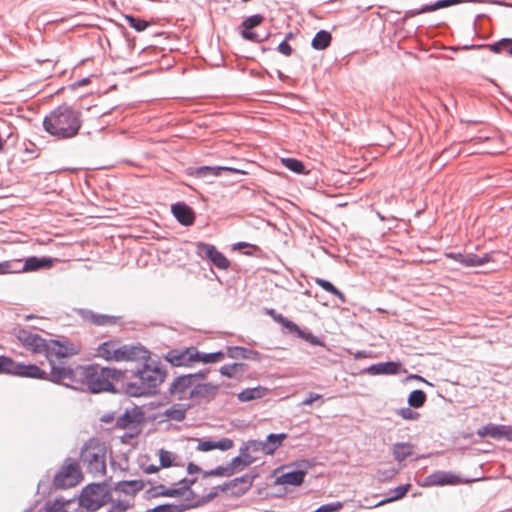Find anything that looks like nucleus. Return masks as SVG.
<instances>
[{
	"label": "nucleus",
	"instance_id": "nucleus-1",
	"mask_svg": "<svg viewBox=\"0 0 512 512\" xmlns=\"http://www.w3.org/2000/svg\"><path fill=\"white\" fill-rule=\"evenodd\" d=\"M123 395L127 397H151L159 392L167 377V370L158 362L143 360L135 369L124 370Z\"/></svg>",
	"mask_w": 512,
	"mask_h": 512
},
{
	"label": "nucleus",
	"instance_id": "nucleus-55",
	"mask_svg": "<svg viewBox=\"0 0 512 512\" xmlns=\"http://www.w3.org/2000/svg\"><path fill=\"white\" fill-rule=\"evenodd\" d=\"M397 415L402 417L405 420H417L420 417V414L413 410L412 407H403L396 411Z\"/></svg>",
	"mask_w": 512,
	"mask_h": 512
},
{
	"label": "nucleus",
	"instance_id": "nucleus-33",
	"mask_svg": "<svg viewBox=\"0 0 512 512\" xmlns=\"http://www.w3.org/2000/svg\"><path fill=\"white\" fill-rule=\"evenodd\" d=\"M287 437L288 435L284 432L268 434L264 440L265 455H273Z\"/></svg>",
	"mask_w": 512,
	"mask_h": 512
},
{
	"label": "nucleus",
	"instance_id": "nucleus-14",
	"mask_svg": "<svg viewBox=\"0 0 512 512\" xmlns=\"http://www.w3.org/2000/svg\"><path fill=\"white\" fill-rule=\"evenodd\" d=\"M258 477L257 472L250 471L240 477H236L222 485H219L221 492L232 490L231 495L240 497L246 494L253 486L254 480Z\"/></svg>",
	"mask_w": 512,
	"mask_h": 512
},
{
	"label": "nucleus",
	"instance_id": "nucleus-8",
	"mask_svg": "<svg viewBox=\"0 0 512 512\" xmlns=\"http://www.w3.org/2000/svg\"><path fill=\"white\" fill-rule=\"evenodd\" d=\"M186 174L199 179H211L221 176L224 172L233 175H246L247 171L240 168L230 166H190L185 170Z\"/></svg>",
	"mask_w": 512,
	"mask_h": 512
},
{
	"label": "nucleus",
	"instance_id": "nucleus-48",
	"mask_svg": "<svg viewBox=\"0 0 512 512\" xmlns=\"http://www.w3.org/2000/svg\"><path fill=\"white\" fill-rule=\"evenodd\" d=\"M265 17L262 14H254L245 18L241 23V29L252 30L264 21Z\"/></svg>",
	"mask_w": 512,
	"mask_h": 512
},
{
	"label": "nucleus",
	"instance_id": "nucleus-42",
	"mask_svg": "<svg viewBox=\"0 0 512 512\" xmlns=\"http://www.w3.org/2000/svg\"><path fill=\"white\" fill-rule=\"evenodd\" d=\"M116 349V341L108 340L101 343L97 348V356L106 361H114L113 350Z\"/></svg>",
	"mask_w": 512,
	"mask_h": 512
},
{
	"label": "nucleus",
	"instance_id": "nucleus-6",
	"mask_svg": "<svg viewBox=\"0 0 512 512\" xmlns=\"http://www.w3.org/2000/svg\"><path fill=\"white\" fill-rule=\"evenodd\" d=\"M49 364L51 371L50 374H48L47 381H50L54 384L63 385L73 390L80 389L83 365H77L75 367L57 365L54 359H50Z\"/></svg>",
	"mask_w": 512,
	"mask_h": 512
},
{
	"label": "nucleus",
	"instance_id": "nucleus-19",
	"mask_svg": "<svg viewBox=\"0 0 512 512\" xmlns=\"http://www.w3.org/2000/svg\"><path fill=\"white\" fill-rule=\"evenodd\" d=\"M145 419V413L141 407L135 405L132 409H126L116 420L115 427L127 429L134 424H140Z\"/></svg>",
	"mask_w": 512,
	"mask_h": 512
},
{
	"label": "nucleus",
	"instance_id": "nucleus-51",
	"mask_svg": "<svg viewBox=\"0 0 512 512\" xmlns=\"http://www.w3.org/2000/svg\"><path fill=\"white\" fill-rule=\"evenodd\" d=\"M174 460H175V455L172 452L165 450V449L159 450V461H160L159 467L169 468L174 465Z\"/></svg>",
	"mask_w": 512,
	"mask_h": 512
},
{
	"label": "nucleus",
	"instance_id": "nucleus-4",
	"mask_svg": "<svg viewBox=\"0 0 512 512\" xmlns=\"http://www.w3.org/2000/svg\"><path fill=\"white\" fill-rule=\"evenodd\" d=\"M110 501L112 494L107 481L87 484L78 496V505L86 512H96Z\"/></svg>",
	"mask_w": 512,
	"mask_h": 512
},
{
	"label": "nucleus",
	"instance_id": "nucleus-35",
	"mask_svg": "<svg viewBox=\"0 0 512 512\" xmlns=\"http://www.w3.org/2000/svg\"><path fill=\"white\" fill-rule=\"evenodd\" d=\"M194 352L197 353L195 362H201L203 364H213L222 361L226 357V351L218 350L215 352L205 353L199 351L194 346Z\"/></svg>",
	"mask_w": 512,
	"mask_h": 512
},
{
	"label": "nucleus",
	"instance_id": "nucleus-15",
	"mask_svg": "<svg viewBox=\"0 0 512 512\" xmlns=\"http://www.w3.org/2000/svg\"><path fill=\"white\" fill-rule=\"evenodd\" d=\"M494 252L484 253L482 256L474 253H462V252H449L445 256L452 259L464 267H478L482 266L493 259Z\"/></svg>",
	"mask_w": 512,
	"mask_h": 512
},
{
	"label": "nucleus",
	"instance_id": "nucleus-32",
	"mask_svg": "<svg viewBox=\"0 0 512 512\" xmlns=\"http://www.w3.org/2000/svg\"><path fill=\"white\" fill-rule=\"evenodd\" d=\"M247 369L248 365L246 363L234 362L221 366L219 372L222 376L233 379L241 377Z\"/></svg>",
	"mask_w": 512,
	"mask_h": 512
},
{
	"label": "nucleus",
	"instance_id": "nucleus-61",
	"mask_svg": "<svg viewBox=\"0 0 512 512\" xmlns=\"http://www.w3.org/2000/svg\"><path fill=\"white\" fill-rule=\"evenodd\" d=\"M215 449H219L221 451H227L234 446V442L230 438H221L217 441H214Z\"/></svg>",
	"mask_w": 512,
	"mask_h": 512
},
{
	"label": "nucleus",
	"instance_id": "nucleus-50",
	"mask_svg": "<svg viewBox=\"0 0 512 512\" xmlns=\"http://www.w3.org/2000/svg\"><path fill=\"white\" fill-rule=\"evenodd\" d=\"M209 262L221 270H227L230 267V261L219 250L216 251Z\"/></svg>",
	"mask_w": 512,
	"mask_h": 512
},
{
	"label": "nucleus",
	"instance_id": "nucleus-38",
	"mask_svg": "<svg viewBox=\"0 0 512 512\" xmlns=\"http://www.w3.org/2000/svg\"><path fill=\"white\" fill-rule=\"evenodd\" d=\"M410 488H411V485L409 483H406V484L399 485V486L395 487L394 489H391L389 491V496L382 499L377 504H375V507H379V506L385 505L387 503L402 499L406 495V493L409 491Z\"/></svg>",
	"mask_w": 512,
	"mask_h": 512
},
{
	"label": "nucleus",
	"instance_id": "nucleus-31",
	"mask_svg": "<svg viewBox=\"0 0 512 512\" xmlns=\"http://www.w3.org/2000/svg\"><path fill=\"white\" fill-rule=\"evenodd\" d=\"M269 393V389L258 385L256 387L243 389L241 392L237 394V399L240 402H250L253 400L261 399L265 397Z\"/></svg>",
	"mask_w": 512,
	"mask_h": 512
},
{
	"label": "nucleus",
	"instance_id": "nucleus-11",
	"mask_svg": "<svg viewBox=\"0 0 512 512\" xmlns=\"http://www.w3.org/2000/svg\"><path fill=\"white\" fill-rule=\"evenodd\" d=\"M15 337L29 351L35 354H45L47 340L39 334L33 333L26 328H16Z\"/></svg>",
	"mask_w": 512,
	"mask_h": 512
},
{
	"label": "nucleus",
	"instance_id": "nucleus-25",
	"mask_svg": "<svg viewBox=\"0 0 512 512\" xmlns=\"http://www.w3.org/2000/svg\"><path fill=\"white\" fill-rule=\"evenodd\" d=\"M194 382L192 381L191 374H182L174 378L168 388V393L171 396H178V400L183 399V395L188 389H192Z\"/></svg>",
	"mask_w": 512,
	"mask_h": 512
},
{
	"label": "nucleus",
	"instance_id": "nucleus-62",
	"mask_svg": "<svg viewBox=\"0 0 512 512\" xmlns=\"http://www.w3.org/2000/svg\"><path fill=\"white\" fill-rule=\"evenodd\" d=\"M215 449L214 440L207 439V440H200L196 450L201 452H209Z\"/></svg>",
	"mask_w": 512,
	"mask_h": 512
},
{
	"label": "nucleus",
	"instance_id": "nucleus-16",
	"mask_svg": "<svg viewBox=\"0 0 512 512\" xmlns=\"http://www.w3.org/2000/svg\"><path fill=\"white\" fill-rule=\"evenodd\" d=\"M10 375L39 380L48 379V373L36 364L16 362L14 359L11 365Z\"/></svg>",
	"mask_w": 512,
	"mask_h": 512
},
{
	"label": "nucleus",
	"instance_id": "nucleus-40",
	"mask_svg": "<svg viewBox=\"0 0 512 512\" xmlns=\"http://www.w3.org/2000/svg\"><path fill=\"white\" fill-rule=\"evenodd\" d=\"M315 283L326 292L337 297L342 303H345V295L332 282L323 278H315Z\"/></svg>",
	"mask_w": 512,
	"mask_h": 512
},
{
	"label": "nucleus",
	"instance_id": "nucleus-41",
	"mask_svg": "<svg viewBox=\"0 0 512 512\" xmlns=\"http://www.w3.org/2000/svg\"><path fill=\"white\" fill-rule=\"evenodd\" d=\"M488 49L493 53H507L512 57V38H502L494 43L488 44Z\"/></svg>",
	"mask_w": 512,
	"mask_h": 512
},
{
	"label": "nucleus",
	"instance_id": "nucleus-12",
	"mask_svg": "<svg viewBox=\"0 0 512 512\" xmlns=\"http://www.w3.org/2000/svg\"><path fill=\"white\" fill-rule=\"evenodd\" d=\"M78 353L79 349L71 341L63 338V340L48 339L47 350H45L44 355L48 362H50V359H61Z\"/></svg>",
	"mask_w": 512,
	"mask_h": 512
},
{
	"label": "nucleus",
	"instance_id": "nucleus-20",
	"mask_svg": "<svg viewBox=\"0 0 512 512\" xmlns=\"http://www.w3.org/2000/svg\"><path fill=\"white\" fill-rule=\"evenodd\" d=\"M19 260V266L17 269V273L21 272H28V271H38L41 269H48L53 266V263L55 261L54 258L49 256H30L22 262L21 259Z\"/></svg>",
	"mask_w": 512,
	"mask_h": 512
},
{
	"label": "nucleus",
	"instance_id": "nucleus-22",
	"mask_svg": "<svg viewBox=\"0 0 512 512\" xmlns=\"http://www.w3.org/2000/svg\"><path fill=\"white\" fill-rule=\"evenodd\" d=\"M219 391V385L212 382L197 383L189 391V399H206L207 401L213 400Z\"/></svg>",
	"mask_w": 512,
	"mask_h": 512
},
{
	"label": "nucleus",
	"instance_id": "nucleus-44",
	"mask_svg": "<svg viewBox=\"0 0 512 512\" xmlns=\"http://www.w3.org/2000/svg\"><path fill=\"white\" fill-rule=\"evenodd\" d=\"M220 488L219 485L215 486L211 489V491L203 496L198 497L195 502L189 504V510L196 509L201 506L206 505L207 503L211 502L213 499H215L219 494Z\"/></svg>",
	"mask_w": 512,
	"mask_h": 512
},
{
	"label": "nucleus",
	"instance_id": "nucleus-13",
	"mask_svg": "<svg viewBox=\"0 0 512 512\" xmlns=\"http://www.w3.org/2000/svg\"><path fill=\"white\" fill-rule=\"evenodd\" d=\"M196 355L194 346H189L170 349L163 355V358L173 367H192L193 363H195Z\"/></svg>",
	"mask_w": 512,
	"mask_h": 512
},
{
	"label": "nucleus",
	"instance_id": "nucleus-18",
	"mask_svg": "<svg viewBox=\"0 0 512 512\" xmlns=\"http://www.w3.org/2000/svg\"><path fill=\"white\" fill-rule=\"evenodd\" d=\"M479 437H490L494 440L512 441V426L488 423L477 431Z\"/></svg>",
	"mask_w": 512,
	"mask_h": 512
},
{
	"label": "nucleus",
	"instance_id": "nucleus-24",
	"mask_svg": "<svg viewBox=\"0 0 512 512\" xmlns=\"http://www.w3.org/2000/svg\"><path fill=\"white\" fill-rule=\"evenodd\" d=\"M171 212L176 220L183 226H190L195 221L194 210L184 202H176L172 204Z\"/></svg>",
	"mask_w": 512,
	"mask_h": 512
},
{
	"label": "nucleus",
	"instance_id": "nucleus-64",
	"mask_svg": "<svg viewBox=\"0 0 512 512\" xmlns=\"http://www.w3.org/2000/svg\"><path fill=\"white\" fill-rule=\"evenodd\" d=\"M276 50L283 54L284 56H291L292 53H293V48L291 47V45L286 42V40H283L282 42H280L276 48Z\"/></svg>",
	"mask_w": 512,
	"mask_h": 512
},
{
	"label": "nucleus",
	"instance_id": "nucleus-52",
	"mask_svg": "<svg viewBox=\"0 0 512 512\" xmlns=\"http://www.w3.org/2000/svg\"><path fill=\"white\" fill-rule=\"evenodd\" d=\"M18 266V259L2 261L0 262V275L17 273Z\"/></svg>",
	"mask_w": 512,
	"mask_h": 512
},
{
	"label": "nucleus",
	"instance_id": "nucleus-34",
	"mask_svg": "<svg viewBox=\"0 0 512 512\" xmlns=\"http://www.w3.org/2000/svg\"><path fill=\"white\" fill-rule=\"evenodd\" d=\"M256 461V457L252 455L236 456L231 459V461L227 464L230 474L233 476L237 472L242 471L244 468L250 466Z\"/></svg>",
	"mask_w": 512,
	"mask_h": 512
},
{
	"label": "nucleus",
	"instance_id": "nucleus-60",
	"mask_svg": "<svg viewBox=\"0 0 512 512\" xmlns=\"http://www.w3.org/2000/svg\"><path fill=\"white\" fill-rule=\"evenodd\" d=\"M342 506L343 504L341 502H332L319 506L313 512H338Z\"/></svg>",
	"mask_w": 512,
	"mask_h": 512
},
{
	"label": "nucleus",
	"instance_id": "nucleus-56",
	"mask_svg": "<svg viewBox=\"0 0 512 512\" xmlns=\"http://www.w3.org/2000/svg\"><path fill=\"white\" fill-rule=\"evenodd\" d=\"M276 322L280 323L284 328H286L289 332L298 333L301 329L295 322L286 318L283 315H279V318H276Z\"/></svg>",
	"mask_w": 512,
	"mask_h": 512
},
{
	"label": "nucleus",
	"instance_id": "nucleus-59",
	"mask_svg": "<svg viewBox=\"0 0 512 512\" xmlns=\"http://www.w3.org/2000/svg\"><path fill=\"white\" fill-rule=\"evenodd\" d=\"M12 363L13 358L6 355H0V374L10 375Z\"/></svg>",
	"mask_w": 512,
	"mask_h": 512
},
{
	"label": "nucleus",
	"instance_id": "nucleus-27",
	"mask_svg": "<svg viewBox=\"0 0 512 512\" xmlns=\"http://www.w3.org/2000/svg\"><path fill=\"white\" fill-rule=\"evenodd\" d=\"M144 486L145 483L141 479L122 480L116 482L110 489L119 493H123L127 496L134 497L144 488Z\"/></svg>",
	"mask_w": 512,
	"mask_h": 512
},
{
	"label": "nucleus",
	"instance_id": "nucleus-2",
	"mask_svg": "<svg viewBox=\"0 0 512 512\" xmlns=\"http://www.w3.org/2000/svg\"><path fill=\"white\" fill-rule=\"evenodd\" d=\"M123 377L125 371L120 369L102 367L99 364L83 365L80 386L86 385L91 394H123Z\"/></svg>",
	"mask_w": 512,
	"mask_h": 512
},
{
	"label": "nucleus",
	"instance_id": "nucleus-54",
	"mask_svg": "<svg viewBox=\"0 0 512 512\" xmlns=\"http://www.w3.org/2000/svg\"><path fill=\"white\" fill-rule=\"evenodd\" d=\"M108 504H111L115 512H126L133 507V504L128 500L113 499Z\"/></svg>",
	"mask_w": 512,
	"mask_h": 512
},
{
	"label": "nucleus",
	"instance_id": "nucleus-30",
	"mask_svg": "<svg viewBox=\"0 0 512 512\" xmlns=\"http://www.w3.org/2000/svg\"><path fill=\"white\" fill-rule=\"evenodd\" d=\"M158 497H169L176 498L182 497L181 491H179L178 487H166L163 484H159L156 487H152L148 489L145 493V498H158Z\"/></svg>",
	"mask_w": 512,
	"mask_h": 512
},
{
	"label": "nucleus",
	"instance_id": "nucleus-21",
	"mask_svg": "<svg viewBox=\"0 0 512 512\" xmlns=\"http://www.w3.org/2000/svg\"><path fill=\"white\" fill-rule=\"evenodd\" d=\"M462 482V478L459 475L447 471L433 472L425 479V485L428 486H455L461 484Z\"/></svg>",
	"mask_w": 512,
	"mask_h": 512
},
{
	"label": "nucleus",
	"instance_id": "nucleus-47",
	"mask_svg": "<svg viewBox=\"0 0 512 512\" xmlns=\"http://www.w3.org/2000/svg\"><path fill=\"white\" fill-rule=\"evenodd\" d=\"M297 337L305 340L312 346H324V342L318 336H315L309 329H300L297 333Z\"/></svg>",
	"mask_w": 512,
	"mask_h": 512
},
{
	"label": "nucleus",
	"instance_id": "nucleus-23",
	"mask_svg": "<svg viewBox=\"0 0 512 512\" xmlns=\"http://www.w3.org/2000/svg\"><path fill=\"white\" fill-rule=\"evenodd\" d=\"M226 357L234 360H252L261 362L262 354L256 350L246 348L243 346H227Z\"/></svg>",
	"mask_w": 512,
	"mask_h": 512
},
{
	"label": "nucleus",
	"instance_id": "nucleus-5",
	"mask_svg": "<svg viewBox=\"0 0 512 512\" xmlns=\"http://www.w3.org/2000/svg\"><path fill=\"white\" fill-rule=\"evenodd\" d=\"M106 446L96 439H89L81 448L80 458L90 474L106 473Z\"/></svg>",
	"mask_w": 512,
	"mask_h": 512
},
{
	"label": "nucleus",
	"instance_id": "nucleus-36",
	"mask_svg": "<svg viewBox=\"0 0 512 512\" xmlns=\"http://www.w3.org/2000/svg\"><path fill=\"white\" fill-rule=\"evenodd\" d=\"M414 445L409 442H397L393 445L392 453L396 461L402 462L412 456Z\"/></svg>",
	"mask_w": 512,
	"mask_h": 512
},
{
	"label": "nucleus",
	"instance_id": "nucleus-9",
	"mask_svg": "<svg viewBox=\"0 0 512 512\" xmlns=\"http://www.w3.org/2000/svg\"><path fill=\"white\" fill-rule=\"evenodd\" d=\"M312 464L307 459H302L292 464V469L278 476L274 484H288L292 486H300L305 479L306 474L308 473L309 468H311Z\"/></svg>",
	"mask_w": 512,
	"mask_h": 512
},
{
	"label": "nucleus",
	"instance_id": "nucleus-17",
	"mask_svg": "<svg viewBox=\"0 0 512 512\" xmlns=\"http://www.w3.org/2000/svg\"><path fill=\"white\" fill-rule=\"evenodd\" d=\"M76 313L83 321L99 327L116 325L121 319L120 316L96 313L86 308L76 309Z\"/></svg>",
	"mask_w": 512,
	"mask_h": 512
},
{
	"label": "nucleus",
	"instance_id": "nucleus-3",
	"mask_svg": "<svg viewBox=\"0 0 512 512\" xmlns=\"http://www.w3.org/2000/svg\"><path fill=\"white\" fill-rule=\"evenodd\" d=\"M81 127V113L68 104L59 105L43 119L44 130L61 140L75 137Z\"/></svg>",
	"mask_w": 512,
	"mask_h": 512
},
{
	"label": "nucleus",
	"instance_id": "nucleus-58",
	"mask_svg": "<svg viewBox=\"0 0 512 512\" xmlns=\"http://www.w3.org/2000/svg\"><path fill=\"white\" fill-rule=\"evenodd\" d=\"M429 12H431L429 4H425V5L421 6L420 8L407 10L404 14L403 22H405L409 18L415 17L420 14L429 13Z\"/></svg>",
	"mask_w": 512,
	"mask_h": 512
},
{
	"label": "nucleus",
	"instance_id": "nucleus-45",
	"mask_svg": "<svg viewBox=\"0 0 512 512\" xmlns=\"http://www.w3.org/2000/svg\"><path fill=\"white\" fill-rule=\"evenodd\" d=\"M217 250L218 249L212 244L205 242L196 243V254L202 259L210 261V259L213 257Z\"/></svg>",
	"mask_w": 512,
	"mask_h": 512
},
{
	"label": "nucleus",
	"instance_id": "nucleus-28",
	"mask_svg": "<svg viewBox=\"0 0 512 512\" xmlns=\"http://www.w3.org/2000/svg\"><path fill=\"white\" fill-rule=\"evenodd\" d=\"M466 2H470V3H486V2H488V3L501 5V6H508V4H506L502 0H437L434 3H430L429 6H430L431 12H433L438 9H443V8H447V7H450L453 5L466 3Z\"/></svg>",
	"mask_w": 512,
	"mask_h": 512
},
{
	"label": "nucleus",
	"instance_id": "nucleus-43",
	"mask_svg": "<svg viewBox=\"0 0 512 512\" xmlns=\"http://www.w3.org/2000/svg\"><path fill=\"white\" fill-rule=\"evenodd\" d=\"M427 400L426 393L421 389H415L408 395V405L413 409L421 408Z\"/></svg>",
	"mask_w": 512,
	"mask_h": 512
},
{
	"label": "nucleus",
	"instance_id": "nucleus-26",
	"mask_svg": "<svg viewBox=\"0 0 512 512\" xmlns=\"http://www.w3.org/2000/svg\"><path fill=\"white\" fill-rule=\"evenodd\" d=\"M402 364L399 361H386L371 364L365 369L369 375H395L401 370Z\"/></svg>",
	"mask_w": 512,
	"mask_h": 512
},
{
	"label": "nucleus",
	"instance_id": "nucleus-7",
	"mask_svg": "<svg viewBox=\"0 0 512 512\" xmlns=\"http://www.w3.org/2000/svg\"><path fill=\"white\" fill-rule=\"evenodd\" d=\"M83 478L79 463L66 458L59 471L53 478V487L55 489H68L76 486Z\"/></svg>",
	"mask_w": 512,
	"mask_h": 512
},
{
	"label": "nucleus",
	"instance_id": "nucleus-63",
	"mask_svg": "<svg viewBox=\"0 0 512 512\" xmlns=\"http://www.w3.org/2000/svg\"><path fill=\"white\" fill-rule=\"evenodd\" d=\"M250 452L262 451L265 454L264 441L261 440H249L247 441Z\"/></svg>",
	"mask_w": 512,
	"mask_h": 512
},
{
	"label": "nucleus",
	"instance_id": "nucleus-57",
	"mask_svg": "<svg viewBox=\"0 0 512 512\" xmlns=\"http://www.w3.org/2000/svg\"><path fill=\"white\" fill-rule=\"evenodd\" d=\"M240 34L245 40H248L251 42H256V43H261V42L265 41L266 39H268V37H269V34H267L264 38H259V35L256 32H253L252 30H246V29H241Z\"/></svg>",
	"mask_w": 512,
	"mask_h": 512
},
{
	"label": "nucleus",
	"instance_id": "nucleus-46",
	"mask_svg": "<svg viewBox=\"0 0 512 512\" xmlns=\"http://www.w3.org/2000/svg\"><path fill=\"white\" fill-rule=\"evenodd\" d=\"M124 19L128 25L137 32H143L150 25V23L145 19L134 16L132 14H124Z\"/></svg>",
	"mask_w": 512,
	"mask_h": 512
},
{
	"label": "nucleus",
	"instance_id": "nucleus-10",
	"mask_svg": "<svg viewBox=\"0 0 512 512\" xmlns=\"http://www.w3.org/2000/svg\"><path fill=\"white\" fill-rule=\"evenodd\" d=\"M114 361H143L150 359V352L141 344H124L113 350Z\"/></svg>",
	"mask_w": 512,
	"mask_h": 512
},
{
	"label": "nucleus",
	"instance_id": "nucleus-53",
	"mask_svg": "<svg viewBox=\"0 0 512 512\" xmlns=\"http://www.w3.org/2000/svg\"><path fill=\"white\" fill-rule=\"evenodd\" d=\"M197 482V478H187L184 477L180 479L176 485H178L179 491H181V496H184L187 491L192 490V486Z\"/></svg>",
	"mask_w": 512,
	"mask_h": 512
},
{
	"label": "nucleus",
	"instance_id": "nucleus-39",
	"mask_svg": "<svg viewBox=\"0 0 512 512\" xmlns=\"http://www.w3.org/2000/svg\"><path fill=\"white\" fill-rule=\"evenodd\" d=\"M281 163L290 171L299 174L306 175L309 173V170L306 168L305 164L296 158L287 157L282 158Z\"/></svg>",
	"mask_w": 512,
	"mask_h": 512
},
{
	"label": "nucleus",
	"instance_id": "nucleus-29",
	"mask_svg": "<svg viewBox=\"0 0 512 512\" xmlns=\"http://www.w3.org/2000/svg\"><path fill=\"white\" fill-rule=\"evenodd\" d=\"M193 407L191 403H177L169 407L163 412L166 419H171L177 422L185 420L187 411Z\"/></svg>",
	"mask_w": 512,
	"mask_h": 512
},
{
	"label": "nucleus",
	"instance_id": "nucleus-37",
	"mask_svg": "<svg viewBox=\"0 0 512 512\" xmlns=\"http://www.w3.org/2000/svg\"><path fill=\"white\" fill-rule=\"evenodd\" d=\"M332 41V35L329 31L321 29L313 37L311 47L315 50L321 51L328 48Z\"/></svg>",
	"mask_w": 512,
	"mask_h": 512
},
{
	"label": "nucleus",
	"instance_id": "nucleus-49",
	"mask_svg": "<svg viewBox=\"0 0 512 512\" xmlns=\"http://www.w3.org/2000/svg\"><path fill=\"white\" fill-rule=\"evenodd\" d=\"M230 470L227 465L217 466L210 470H203V478L208 477H231Z\"/></svg>",
	"mask_w": 512,
	"mask_h": 512
}]
</instances>
